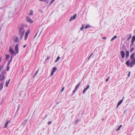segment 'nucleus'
<instances>
[{
    "instance_id": "obj_1",
    "label": "nucleus",
    "mask_w": 135,
    "mask_h": 135,
    "mask_svg": "<svg viewBox=\"0 0 135 135\" xmlns=\"http://www.w3.org/2000/svg\"><path fill=\"white\" fill-rule=\"evenodd\" d=\"M25 25L22 23L18 27V34L20 36V40L22 39L24 36L25 30Z\"/></svg>"
},
{
    "instance_id": "obj_2",
    "label": "nucleus",
    "mask_w": 135,
    "mask_h": 135,
    "mask_svg": "<svg viewBox=\"0 0 135 135\" xmlns=\"http://www.w3.org/2000/svg\"><path fill=\"white\" fill-rule=\"evenodd\" d=\"M129 60H128L126 64L127 66L131 68L135 64V60H132L131 61H129Z\"/></svg>"
},
{
    "instance_id": "obj_3",
    "label": "nucleus",
    "mask_w": 135,
    "mask_h": 135,
    "mask_svg": "<svg viewBox=\"0 0 135 135\" xmlns=\"http://www.w3.org/2000/svg\"><path fill=\"white\" fill-rule=\"evenodd\" d=\"M9 51L11 54V58L10 59H12L13 58V57L14 56H16V53L14 52V50L13 49L12 47L10 46L9 48Z\"/></svg>"
},
{
    "instance_id": "obj_4",
    "label": "nucleus",
    "mask_w": 135,
    "mask_h": 135,
    "mask_svg": "<svg viewBox=\"0 0 135 135\" xmlns=\"http://www.w3.org/2000/svg\"><path fill=\"white\" fill-rule=\"evenodd\" d=\"M15 50L16 51L15 53H16V54H18L19 52L18 44H17L16 45L15 47Z\"/></svg>"
},
{
    "instance_id": "obj_5",
    "label": "nucleus",
    "mask_w": 135,
    "mask_h": 135,
    "mask_svg": "<svg viewBox=\"0 0 135 135\" xmlns=\"http://www.w3.org/2000/svg\"><path fill=\"white\" fill-rule=\"evenodd\" d=\"M26 19L27 21L30 23H32L33 22V21L30 19L29 17H26Z\"/></svg>"
},
{
    "instance_id": "obj_6",
    "label": "nucleus",
    "mask_w": 135,
    "mask_h": 135,
    "mask_svg": "<svg viewBox=\"0 0 135 135\" xmlns=\"http://www.w3.org/2000/svg\"><path fill=\"white\" fill-rule=\"evenodd\" d=\"M77 16V15L76 14H75L73 16L71 17L69 20L70 21H71L72 20H75Z\"/></svg>"
},
{
    "instance_id": "obj_7",
    "label": "nucleus",
    "mask_w": 135,
    "mask_h": 135,
    "mask_svg": "<svg viewBox=\"0 0 135 135\" xmlns=\"http://www.w3.org/2000/svg\"><path fill=\"white\" fill-rule=\"evenodd\" d=\"M89 87L90 85H89L88 84L87 85L86 87L83 90L82 93L83 94H84L86 91L89 88Z\"/></svg>"
},
{
    "instance_id": "obj_8",
    "label": "nucleus",
    "mask_w": 135,
    "mask_h": 135,
    "mask_svg": "<svg viewBox=\"0 0 135 135\" xmlns=\"http://www.w3.org/2000/svg\"><path fill=\"white\" fill-rule=\"evenodd\" d=\"M122 57V58H124L125 56V54L124 51H122L120 52Z\"/></svg>"
},
{
    "instance_id": "obj_9",
    "label": "nucleus",
    "mask_w": 135,
    "mask_h": 135,
    "mask_svg": "<svg viewBox=\"0 0 135 135\" xmlns=\"http://www.w3.org/2000/svg\"><path fill=\"white\" fill-rule=\"evenodd\" d=\"M5 73V71L4 70H3L1 74V76L3 77V79H2V80H3V79H4L5 78V76L4 75V74Z\"/></svg>"
},
{
    "instance_id": "obj_10",
    "label": "nucleus",
    "mask_w": 135,
    "mask_h": 135,
    "mask_svg": "<svg viewBox=\"0 0 135 135\" xmlns=\"http://www.w3.org/2000/svg\"><path fill=\"white\" fill-rule=\"evenodd\" d=\"M129 52L128 51H127L126 52V58L128 59L129 55Z\"/></svg>"
},
{
    "instance_id": "obj_11",
    "label": "nucleus",
    "mask_w": 135,
    "mask_h": 135,
    "mask_svg": "<svg viewBox=\"0 0 135 135\" xmlns=\"http://www.w3.org/2000/svg\"><path fill=\"white\" fill-rule=\"evenodd\" d=\"M81 84V82H79L75 86V89L77 90L79 88V86Z\"/></svg>"
},
{
    "instance_id": "obj_12",
    "label": "nucleus",
    "mask_w": 135,
    "mask_h": 135,
    "mask_svg": "<svg viewBox=\"0 0 135 135\" xmlns=\"http://www.w3.org/2000/svg\"><path fill=\"white\" fill-rule=\"evenodd\" d=\"M134 53L132 54L130 56V59H135V58L134 57Z\"/></svg>"
},
{
    "instance_id": "obj_13",
    "label": "nucleus",
    "mask_w": 135,
    "mask_h": 135,
    "mask_svg": "<svg viewBox=\"0 0 135 135\" xmlns=\"http://www.w3.org/2000/svg\"><path fill=\"white\" fill-rule=\"evenodd\" d=\"M123 101V99H121L119 102H118L117 105V108L122 102Z\"/></svg>"
},
{
    "instance_id": "obj_14",
    "label": "nucleus",
    "mask_w": 135,
    "mask_h": 135,
    "mask_svg": "<svg viewBox=\"0 0 135 135\" xmlns=\"http://www.w3.org/2000/svg\"><path fill=\"white\" fill-rule=\"evenodd\" d=\"M4 84V82H2L0 84V86L1 87V88H0L1 90L2 89H3V85Z\"/></svg>"
},
{
    "instance_id": "obj_15",
    "label": "nucleus",
    "mask_w": 135,
    "mask_h": 135,
    "mask_svg": "<svg viewBox=\"0 0 135 135\" xmlns=\"http://www.w3.org/2000/svg\"><path fill=\"white\" fill-rule=\"evenodd\" d=\"M30 30H28L25 33V35H27L28 36V34L30 33Z\"/></svg>"
},
{
    "instance_id": "obj_16",
    "label": "nucleus",
    "mask_w": 135,
    "mask_h": 135,
    "mask_svg": "<svg viewBox=\"0 0 135 135\" xmlns=\"http://www.w3.org/2000/svg\"><path fill=\"white\" fill-rule=\"evenodd\" d=\"M10 122V121L9 120H8L6 124H5V126H4V128H5L7 127V126L9 123Z\"/></svg>"
},
{
    "instance_id": "obj_17",
    "label": "nucleus",
    "mask_w": 135,
    "mask_h": 135,
    "mask_svg": "<svg viewBox=\"0 0 135 135\" xmlns=\"http://www.w3.org/2000/svg\"><path fill=\"white\" fill-rule=\"evenodd\" d=\"M117 38V36L115 35L113 37H112L111 40V41H113L114 39L116 38Z\"/></svg>"
},
{
    "instance_id": "obj_18",
    "label": "nucleus",
    "mask_w": 135,
    "mask_h": 135,
    "mask_svg": "<svg viewBox=\"0 0 135 135\" xmlns=\"http://www.w3.org/2000/svg\"><path fill=\"white\" fill-rule=\"evenodd\" d=\"M10 81V79H9L8 81H6V86L7 87L8 85L9 81Z\"/></svg>"
},
{
    "instance_id": "obj_19",
    "label": "nucleus",
    "mask_w": 135,
    "mask_h": 135,
    "mask_svg": "<svg viewBox=\"0 0 135 135\" xmlns=\"http://www.w3.org/2000/svg\"><path fill=\"white\" fill-rule=\"evenodd\" d=\"M57 70V68L56 67H54L52 68V71H53L55 72V71H56Z\"/></svg>"
},
{
    "instance_id": "obj_20",
    "label": "nucleus",
    "mask_w": 135,
    "mask_h": 135,
    "mask_svg": "<svg viewBox=\"0 0 135 135\" xmlns=\"http://www.w3.org/2000/svg\"><path fill=\"white\" fill-rule=\"evenodd\" d=\"M18 37H16L15 39V40L14 42H18Z\"/></svg>"
},
{
    "instance_id": "obj_21",
    "label": "nucleus",
    "mask_w": 135,
    "mask_h": 135,
    "mask_svg": "<svg viewBox=\"0 0 135 135\" xmlns=\"http://www.w3.org/2000/svg\"><path fill=\"white\" fill-rule=\"evenodd\" d=\"M90 27V26L89 25L87 24L86 25V26L85 27V29H86Z\"/></svg>"
},
{
    "instance_id": "obj_22",
    "label": "nucleus",
    "mask_w": 135,
    "mask_h": 135,
    "mask_svg": "<svg viewBox=\"0 0 135 135\" xmlns=\"http://www.w3.org/2000/svg\"><path fill=\"white\" fill-rule=\"evenodd\" d=\"M30 13L29 14V15H31L32 16L33 15V10H30Z\"/></svg>"
},
{
    "instance_id": "obj_23",
    "label": "nucleus",
    "mask_w": 135,
    "mask_h": 135,
    "mask_svg": "<svg viewBox=\"0 0 135 135\" xmlns=\"http://www.w3.org/2000/svg\"><path fill=\"white\" fill-rule=\"evenodd\" d=\"M39 69L37 70V71L35 73V74H34V75L33 76V78H35L37 75V73L38 72V71L39 70Z\"/></svg>"
},
{
    "instance_id": "obj_24",
    "label": "nucleus",
    "mask_w": 135,
    "mask_h": 135,
    "mask_svg": "<svg viewBox=\"0 0 135 135\" xmlns=\"http://www.w3.org/2000/svg\"><path fill=\"white\" fill-rule=\"evenodd\" d=\"M6 57L5 59H9V55L8 54H6Z\"/></svg>"
},
{
    "instance_id": "obj_25",
    "label": "nucleus",
    "mask_w": 135,
    "mask_h": 135,
    "mask_svg": "<svg viewBox=\"0 0 135 135\" xmlns=\"http://www.w3.org/2000/svg\"><path fill=\"white\" fill-rule=\"evenodd\" d=\"M135 41V36H133L132 38V41L134 42Z\"/></svg>"
},
{
    "instance_id": "obj_26",
    "label": "nucleus",
    "mask_w": 135,
    "mask_h": 135,
    "mask_svg": "<svg viewBox=\"0 0 135 135\" xmlns=\"http://www.w3.org/2000/svg\"><path fill=\"white\" fill-rule=\"evenodd\" d=\"M77 90L75 89V88L73 91V95L74 94L76 91Z\"/></svg>"
},
{
    "instance_id": "obj_27",
    "label": "nucleus",
    "mask_w": 135,
    "mask_h": 135,
    "mask_svg": "<svg viewBox=\"0 0 135 135\" xmlns=\"http://www.w3.org/2000/svg\"><path fill=\"white\" fill-rule=\"evenodd\" d=\"M55 1V0H51L50 2V5H51Z\"/></svg>"
},
{
    "instance_id": "obj_28",
    "label": "nucleus",
    "mask_w": 135,
    "mask_h": 135,
    "mask_svg": "<svg viewBox=\"0 0 135 135\" xmlns=\"http://www.w3.org/2000/svg\"><path fill=\"white\" fill-rule=\"evenodd\" d=\"M131 37H132V35L131 34H130V35L129 36V37L127 39V40L128 41L131 38Z\"/></svg>"
},
{
    "instance_id": "obj_29",
    "label": "nucleus",
    "mask_w": 135,
    "mask_h": 135,
    "mask_svg": "<svg viewBox=\"0 0 135 135\" xmlns=\"http://www.w3.org/2000/svg\"><path fill=\"white\" fill-rule=\"evenodd\" d=\"M43 2H46V4L48 3V0H44Z\"/></svg>"
},
{
    "instance_id": "obj_30",
    "label": "nucleus",
    "mask_w": 135,
    "mask_h": 135,
    "mask_svg": "<svg viewBox=\"0 0 135 135\" xmlns=\"http://www.w3.org/2000/svg\"><path fill=\"white\" fill-rule=\"evenodd\" d=\"M28 36L25 35V40H26L27 39Z\"/></svg>"
},
{
    "instance_id": "obj_31",
    "label": "nucleus",
    "mask_w": 135,
    "mask_h": 135,
    "mask_svg": "<svg viewBox=\"0 0 135 135\" xmlns=\"http://www.w3.org/2000/svg\"><path fill=\"white\" fill-rule=\"evenodd\" d=\"M3 79V77L2 76H1V75H0V80L1 81H3L4 79H3V80H2V79Z\"/></svg>"
},
{
    "instance_id": "obj_32",
    "label": "nucleus",
    "mask_w": 135,
    "mask_h": 135,
    "mask_svg": "<svg viewBox=\"0 0 135 135\" xmlns=\"http://www.w3.org/2000/svg\"><path fill=\"white\" fill-rule=\"evenodd\" d=\"M134 49V47H132L131 49L130 52H132L133 51Z\"/></svg>"
},
{
    "instance_id": "obj_33",
    "label": "nucleus",
    "mask_w": 135,
    "mask_h": 135,
    "mask_svg": "<svg viewBox=\"0 0 135 135\" xmlns=\"http://www.w3.org/2000/svg\"><path fill=\"white\" fill-rule=\"evenodd\" d=\"M82 27L80 29L81 30H83L84 28V26L83 25V24L82 25Z\"/></svg>"
},
{
    "instance_id": "obj_34",
    "label": "nucleus",
    "mask_w": 135,
    "mask_h": 135,
    "mask_svg": "<svg viewBox=\"0 0 135 135\" xmlns=\"http://www.w3.org/2000/svg\"><path fill=\"white\" fill-rule=\"evenodd\" d=\"M9 67L8 66V65L7 66V71H8L9 69Z\"/></svg>"
},
{
    "instance_id": "obj_35",
    "label": "nucleus",
    "mask_w": 135,
    "mask_h": 135,
    "mask_svg": "<svg viewBox=\"0 0 135 135\" xmlns=\"http://www.w3.org/2000/svg\"><path fill=\"white\" fill-rule=\"evenodd\" d=\"M64 87L62 88V89L61 91V92H62L64 90Z\"/></svg>"
},
{
    "instance_id": "obj_36",
    "label": "nucleus",
    "mask_w": 135,
    "mask_h": 135,
    "mask_svg": "<svg viewBox=\"0 0 135 135\" xmlns=\"http://www.w3.org/2000/svg\"><path fill=\"white\" fill-rule=\"evenodd\" d=\"M79 120L78 119H77L76 120L75 122V123L76 124L78 122H79Z\"/></svg>"
},
{
    "instance_id": "obj_37",
    "label": "nucleus",
    "mask_w": 135,
    "mask_h": 135,
    "mask_svg": "<svg viewBox=\"0 0 135 135\" xmlns=\"http://www.w3.org/2000/svg\"><path fill=\"white\" fill-rule=\"evenodd\" d=\"M54 72L52 71L51 73V76H52V75H54Z\"/></svg>"
},
{
    "instance_id": "obj_38",
    "label": "nucleus",
    "mask_w": 135,
    "mask_h": 135,
    "mask_svg": "<svg viewBox=\"0 0 135 135\" xmlns=\"http://www.w3.org/2000/svg\"><path fill=\"white\" fill-rule=\"evenodd\" d=\"M38 31H37V32L36 33L35 36H34V38L36 37L37 36V33H38Z\"/></svg>"
},
{
    "instance_id": "obj_39",
    "label": "nucleus",
    "mask_w": 135,
    "mask_h": 135,
    "mask_svg": "<svg viewBox=\"0 0 135 135\" xmlns=\"http://www.w3.org/2000/svg\"><path fill=\"white\" fill-rule=\"evenodd\" d=\"M120 129V128L119 127L118 129L116 130V131H119V130Z\"/></svg>"
},
{
    "instance_id": "obj_40",
    "label": "nucleus",
    "mask_w": 135,
    "mask_h": 135,
    "mask_svg": "<svg viewBox=\"0 0 135 135\" xmlns=\"http://www.w3.org/2000/svg\"><path fill=\"white\" fill-rule=\"evenodd\" d=\"M130 74H131V72L129 71V73H128V77H129V76L130 75Z\"/></svg>"
},
{
    "instance_id": "obj_41",
    "label": "nucleus",
    "mask_w": 135,
    "mask_h": 135,
    "mask_svg": "<svg viewBox=\"0 0 135 135\" xmlns=\"http://www.w3.org/2000/svg\"><path fill=\"white\" fill-rule=\"evenodd\" d=\"M12 60H10V61H9V62H8V65H9V63H10V62H11L12 61Z\"/></svg>"
},
{
    "instance_id": "obj_42",
    "label": "nucleus",
    "mask_w": 135,
    "mask_h": 135,
    "mask_svg": "<svg viewBox=\"0 0 135 135\" xmlns=\"http://www.w3.org/2000/svg\"><path fill=\"white\" fill-rule=\"evenodd\" d=\"M93 54V53H92L90 55V56L88 58V59H89L90 57Z\"/></svg>"
},
{
    "instance_id": "obj_43",
    "label": "nucleus",
    "mask_w": 135,
    "mask_h": 135,
    "mask_svg": "<svg viewBox=\"0 0 135 135\" xmlns=\"http://www.w3.org/2000/svg\"><path fill=\"white\" fill-rule=\"evenodd\" d=\"M52 123V122L51 121H49L48 122V124H51Z\"/></svg>"
},
{
    "instance_id": "obj_44",
    "label": "nucleus",
    "mask_w": 135,
    "mask_h": 135,
    "mask_svg": "<svg viewBox=\"0 0 135 135\" xmlns=\"http://www.w3.org/2000/svg\"><path fill=\"white\" fill-rule=\"evenodd\" d=\"M109 76L108 78L106 80V82H107L109 80Z\"/></svg>"
},
{
    "instance_id": "obj_45",
    "label": "nucleus",
    "mask_w": 135,
    "mask_h": 135,
    "mask_svg": "<svg viewBox=\"0 0 135 135\" xmlns=\"http://www.w3.org/2000/svg\"><path fill=\"white\" fill-rule=\"evenodd\" d=\"M102 39H106V37H104L102 38Z\"/></svg>"
},
{
    "instance_id": "obj_46",
    "label": "nucleus",
    "mask_w": 135,
    "mask_h": 135,
    "mask_svg": "<svg viewBox=\"0 0 135 135\" xmlns=\"http://www.w3.org/2000/svg\"><path fill=\"white\" fill-rule=\"evenodd\" d=\"M134 41H131V44H132V45H133L134 44Z\"/></svg>"
},
{
    "instance_id": "obj_47",
    "label": "nucleus",
    "mask_w": 135,
    "mask_h": 135,
    "mask_svg": "<svg viewBox=\"0 0 135 135\" xmlns=\"http://www.w3.org/2000/svg\"><path fill=\"white\" fill-rule=\"evenodd\" d=\"M133 45L132 44H131L130 45V47H132V46Z\"/></svg>"
},
{
    "instance_id": "obj_48",
    "label": "nucleus",
    "mask_w": 135,
    "mask_h": 135,
    "mask_svg": "<svg viewBox=\"0 0 135 135\" xmlns=\"http://www.w3.org/2000/svg\"><path fill=\"white\" fill-rule=\"evenodd\" d=\"M60 57L59 56H58L57 57V59H60Z\"/></svg>"
},
{
    "instance_id": "obj_49",
    "label": "nucleus",
    "mask_w": 135,
    "mask_h": 135,
    "mask_svg": "<svg viewBox=\"0 0 135 135\" xmlns=\"http://www.w3.org/2000/svg\"><path fill=\"white\" fill-rule=\"evenodd\" d=\"M26 45H27V44H26V45H24L23 46V48H25V47Z\"/></svg>"
},
{
    "instance_id": "obj_50",
    "label": "nucleus",
    "mask_w": 135,
    "mask_h": 135,
    "mask_svg": "<svg viewBox=\"0 0 135 135\" xmlns=\"http://www.w3.org/2000/svg\"><path fill=\"white\" fill-rule=\"evenodd\" d=\"M59 60H55V62H57Z\"/></svg>"
},
{
    "instance_id": "obj_51",
    "label": "nucleus",
    "mask_w": 135,
    "mask_h": 135,
    "mask_svg": "<svg viewBox=\"0 0 135 135\" xmlns=\"http://www.w3.org/2000/svg\"><path fill=\"white\" fill-rule=\"evenodd\" d=\"M122 125H120L119 126V127L120 128L122 127Z\"/></svg>"
},
{
    "instance_id": "obj_52",
    "label": "nucleus",
    "mask_w": 135,
    "mask_h": 135,
    "mask_svg": "<svg viewBox=\"0 0 135 135\" xmlns=\"http://www.w3.org/2000/svg\"><path fill=\"white\" fill-rule=\"evenodd\" d=\"M50 58L49 57H47V58L46 59H49Z\"/></svg>"
},
{
    "instance_id": "obj_53",
    "label": "nucleus",
    "mask_w": 135,
    "mask_h": 135,
    "mask_svg": "<svg viewBox=\"0 0 135 135\" xmlns=\"http://www.w3.org/2000/svg\"><path fill=\"white\" fill-rule=\"evenodd\" d=\"M47 115H46L45 116V117L44 118V119H45L47 117Z\"/></svg>"
},
{
    "instance_id": "obj_54",
    "label": "nucleus",
    "mask_w": 135,
    "mask_h": 135,
    "mask_svg": "<svg viewBox=\"0 0 135 135\" xmlns=\"http://www.w3.org/2000/svg\"><path fill=\"white\" fill-rule=\"evenodd\" d=\"M40 1H44V0H39Z\"/></svg>"
},
{
    "instance_id": "obj_55",
    "label": "nucleus",
    "mask_w": 135,
    "mask_h": 135,
    "mask_svg": "<svg viewBox=\"0 0 135 135\" xmlns=\"http://www.w3.org/2000/svg\"><path fill=\"white\" fill-rule=\"evenodd\" d=\"M24 122H27V121L26 120H25L24 121Z\"/></svg>"
},
{
    "instance_id": "obj_56",
    "label": "nucleus",
    "mask_w": 135,
    "mask_h": 135,
    "mask_svg": "<svg viewBox=\"0 0 135 135\" xmlns=\"http://www.w3.org/2000/svg\"><path fill=\"white\" fill-rule=\"evenodd\" d=\"M2 9V7H0V9Z\"/></svg>"
},
{
    "instance_id": "obj_57",
    "label": "nucleus",
    "mask_w": 135,
    "mask_h": 135,
    "mask_svg": "<svg viewBox=\"0 0 135 135\" xmlns=\"http://www.w3.org/2000/svg\"><path fill=\"white\" fill-rule=\"evenodd\" d=\"M124 98V97H123V98H122V99H123V100Z\"/></svg>"
},
{
    "instance_id": "obj_58",
    "label": "nucleus",
    "mask_w": 135,
    "mask_h": 135,
    "mask_svg": "<svg viewBox=\"0 0 135 135\" xmlns=\"http://www.w3.org/2000/svg\"><path fill=\"white\" fill-rule=\"evenodd\" d=\"M1 28H0V32H1Z\"/></svg>"
},
{
    "instance_id": "obj_59",
    "label": "nucleus",
    "mask_w": 135,
    "mask_h": 135,
    "mask_svg": "<svg viewBox=\"0 0 135 135\" xmlns=\"http://www.w3.org/2000/svg\"><path fill=\"white\" fill-rule=\"evenodd\" d=\"M1 69H2V68H1L0 70V71L1 70Z\"/></svg>"
},
{
    "instance_id": "obj_60",
    "label": "nucleus",
    "mask_w": 135,
    "mask_h": 135,
    "mask_svg": "<svg viewBox=\"0 0 135 135\" xmlns=\"http://www.w3.org/2000/svg\"><path fill=\"white\" fill-rule=\"evenodd\" d=\"M2 57H1L0 59H2Z\"/></svg>"
},
{
    "instance_id": "obj_61",
    "label": "nucleus",
    "mask_w": 135,
    "mask_h": 135,
    "mask_svg": "<svg viewBox=\"0 0 135 135\" xmlns=\"http://www.w3.org/2000/svg\"><path fill=\"white\" fill-rule=\"evenodd\" d=\"M102 120H103V119H102Z\"/></svg>"
}]
</instances>
